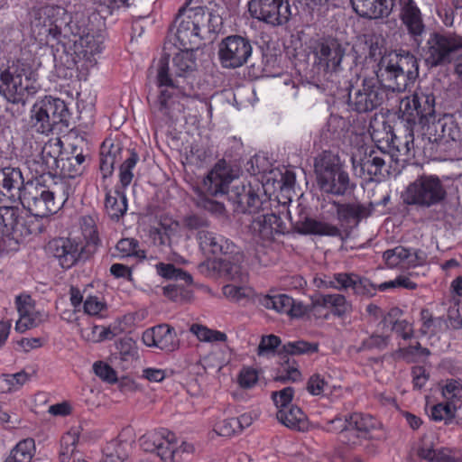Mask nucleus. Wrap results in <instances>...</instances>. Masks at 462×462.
Instances as JSON below:
<instances>
[{
	"instance_id": "nucleus-1",
	"label": "nucleus",
	"mask_w": 462,
	"mask_h": 462,
	"mask_svg": "<svg viewBox=\"0 0 462 462\" xmlns=\"http://www.w3.org/2000/svg\"><path fill=\"white\" fill-rule=\"evenodd\" d=\"M42 12L47 44L72 56L75 63L85 60L93 65L105 48L106 37L90 27L89 17L79 12L70 15L65 8L54 5L45 6Z\"/></svg>"
},
{
	"instance_id": "nucleus-2",
	"label": "nucleus",
	"mask_w": 462,
	"mask_h": 462,
	"mask_svg": "<svg viewBox=\"0 0 462 462\" xmlns=\"http://www.w3.org/2000/svg\"><path fill=\"white\" fill-rule=\"evenodd\" d=\"M419 77V62L409 51L392 52L380 61L377 77L358 79L350 84L347 105L358 114L377 109L384 101L383 88L393 92H403Z\"/></svg>"
},
{
	"instance_id": "nucleus-3",
	"label": "nucleus",
	"mask_w": 462,
	"mask_h": 462,
	"mask_svg": "<svg viewBox=\"0 0 462 462\" xmlns=\"http://www.w3.org/2000/svg\"><path fill=\"white\" fill-rule=\"evenodd\" d=\"M189 51L186 50L174 56L173 73L170 72V55L166 53L162 54L151 67L152 69H155L157 85L161 88L159 96L161 109L170 108L180 97L186 95V88L180 79L194 71L197 67L194 54Z\"/></svg>"
},
{
	"instance_id": "nucleus-4",
	"label": "nucleus",
	"mask_w": 462,
	"mask_h": 462,
	"mask_svg": "<svg viewBox=\"0 0 462 462\" xmlns=\"http://www.w3.org/2000/svg\"><path fill=\"white\" fill-rule=\"evenodd\" d=\"M202 4L203 0H186L175 17L176 37L185 50L198 49L203 38L202 30L208 28L210 32L212 14Z\"/></svg>"
},
{
	"instance_id": "nucleus-5",
	"label": "nucleus",
	"mask_w": 462,
	"mask_h": 462,
	"mask_svg": "<svg viewBox=\"0 0 462 462\" xmlns=\"http://www.w3.org/2000/svg\"><path fill=\"white\" fill-rule=\"evenodd\" d=\"M141 147H125L118 137L106 139L100 148V170L103 176H109L116 163L119 167V181L123 188L128 187L133 181L134 172L140 156Z\"/></svg>"
},
{
	"instance_id": "nucleus-6",
	"label": "nucleus",
	"mask_w": 462,
	"mask_h": 462,
	"mask_svg": "<svg viewBox=\"0 0 462 462\" xmlns=\"http://www.w3.org/2000/svg\"><path fill=\"white\" fill-rule=\"evenodd\" d=\"M69 196V188L65 182L55 185L53 189L46 186L40 180L27 184L21 199L22 203L32 215L45 217L56 213Z\"/></svg>"
},
{
	"instance_id": "nucleus-7",
	"label": "nucleus",
	"mask_w": 462,
	"mask_h": 462,
	"mask_svg": "<svg viewBox=\"0 0 462 462\" xmlns=\"http://www.w3.org/2000/svg\"><path fill=\"white\" fill-rule=\"evenodd\" d=\"M235 180V175L226 162H217L202 180L200 194L197 201L198 207L212 214L221 215L225 210L224 204L209 199L208 196L227 197V192L230 190L229 186Z\"/></svg>"
},
{
	"instance_id": "nucleus-8",
	"label": "nucleus",
	"mask_w": 462,
	"mask_h": 462,
	"mask_svg": "<svg viewBox=\"0 0 462 462\" xmlns=\"http://www.w3.org/2000/svg\"><path fill=\"white\" fill-rule=\"evenodd\" d=\"M313 54V67L324 81L337 85L342 71V60L346 48L342 42L333 37L319 38L310 47Z\"/></svg>"
},
{
	"instance_id": "nucleus-9",
	"label": "nucleus",
	"mask_w": 462,
	"mask_h": 462,
	"mask_svg": "<svg viewBox=\"0 0 462 462\" xmlns=\"http://www.w3.org/2000/svg\"><path fill=\"white\" fill-rule=\"evenodd\" d=\"M31 80H35V70L32 64L23 59L17 60L0 69V94L11 103L23 102Z\"/></svg>"
},
{
	"instance_id": "nucleus-10",
	"label": "nucleus",
	"mask_w": 462,
	"mask_h": 462,
	"mask_svg": "<svg viewBox=\"0 0 462 462\" xmlns=\"http://www.w3.org/2000/svg\"><path fill=\"white\" fill-rule=\"evenodd\" d=\"M446 196L447 191L440 179L436 175L424 174L406 187L402 198L406 205L429 208L440 204Z\"/></svg>"
},
{
	"instance_id": "nucleus-11",
	"label": "nucleus",
	"mask_w": 462,
	"mask_h": 462,
	"mask_svg": "<svg viewBox=\"0 0 462 462\" xmlns=\"http://www.w3.org/2000/svg\"><path fill=\"white\" fill-rule=\"evenodd\" d=\"M461 51L462 36L449 32L430 33L422 49L425 62L430 68L450 63L454 55Z\"/></svg>"
},
{
	"instance_id": "nucleus-12",
	"label": "nucleus",
	"mask_w": 462,
	"mask_h": 462,
	"mask_svg": "<svg viewBox=\"0 0 462 462\" xmlns=\"http://www.w3.org/2000/svg\"><path fill=\"white\" fill-rule=\"evenodd\" d=\"M68 116L69 110L63 100L46 96L32 106L31 122L36 132L48 134L56 125L66 122Z\"/></svg>"
},
{
	"instance_id": "nucleus-13",
	"label": "nucleus",
	"mask_w": 462,
	"mask_h": 462,
	"mask_svg": "<svg viewBox=\"0 0 462 462\" xmlns=\"http://www.w3.org/2000/svg\"><path fill=\"white\" fill-rule=\"evenodd\" d=\"M340 203L334 200H324L321 203V218L317 220L308 217H300L296 221H293L290 216V220L294 226L295 229L304 235H318L328 236H342L341 228L337 226L329 223V220L338 217Z\"/></svg>"
},
{
	"instance_id": "nucleus-14",
	"label": "nucleus",
	"mask_w": 462,
	"mask_h": 462,
	"mask_svg": "<svg viewBox=\"0 0 462 462\" xmlns=\"http://www.w3.org/2000/svg\"><path fill=\"white\" fill-rule=\"evenodd\" d=\"M450 141L462 143V124L459 125L452 116H445L429 125L427 134L420 140L423 143L421 148L424 153L429 152L430 156L438 152L441 145Z\"/></svg>"
},
{
	"instance_id": "nucleus-15",
	"label": "nucleus",
	"mask_w": 462,
	"mask_h": 462,
	"mask_svg": "<svg viewBox=\"0 0 462 462\" xmlns=\"http://www.w3.org/2000/svg\"><path fill=\"white\" fill-rule=\"evenodd\" d=\"M228 200L234 205V210L237 213L255 215L263 211L269 206V200L263 187L253 186L251 183H244L235 180L227 192Z\"/></svg>"
},
{
	"instance_id": "nucleus-16",
	"label": "nucleus",
	"mask_w": 462,
	"mask_h": 462,
	"mask_svg": "<svg viewBox=\"0 0 462 462\" xmlns=\"http://www.w3.org/2000/svg\"><path fill=\"white\" fill-rule=\"evenodd\" d=\"M400 111L407 125H425L435 116V96L430 88H419L411 97L402 99Z\"/></svg>"
},
{
	"instance_id": "nucleus-17",
	"label": "nucleus",
	"mask_w": 462,
	"mask_h": 462,
	"mask_svg": "<svg viewBox=\"0 0 462 462\" xmlns=\"http://www.w3.org/2000/svg\"><path fill=\"white\" fill-rule=\"evenodd\" d=\"M382 150L361 146L352 152L351 162L356 174L368 181H380L384 177V157Z\"/></svg>"
},
{
	"instance_id": "nucleus-18",
	"label": "nucleus",
	"mask_w": 462,
	"mask_h": 462,
	"mask_svg": "<svg viewBox=\"0 0 462 462\" xmlns=\"http://www.w3.org/2000/svg\"><path fill=\"white\" fill-rule=\"evenodd\" d=\"M217 54L223 68H240L248 62L253 54L252 42L238 34L226 36L219 42Z\"/></svg>"
},
{
	"instance_id": "nucleus-19",
	"label": "nucleus",
	"mask_w": 462,
	"mask_h": 462,
	"mask_svg": "<svg viewBox=\"0 0 462 462\" xmlns=\"http://www.w3.org/2000/svg\"><path fill=\"white\" fill-rule=\"evenodd\" d=\"M248 9L252 17L273 26L285 24L291 15L288 0H251Z\"/></svg>"
},
{
	"instance_id": "nucleus-20",
	"label": "nucleus",
	"mask_w": 462,
	"mask_h": 462,
	"mask_svg": "<svg viewBox=\"0 0 462 462\" xmlns=\"http://www.w3.org/2000/svg\"><path fill=\"white\" fill-rule=\"evenodd\" d=\"M174 435L166 429L149 432L146 452L156 453L163 462H183L186 457L172 441Z\"/></svg>"
},
{
	"instance_id": "nucleus-21",
	"label": "nucleus",
	"mask_w": 462,
	"mask_h": 462,
	"mask_svg": "<svg viewBox=\"0 0 462 462\" xmlns=\"http://www.w3.org/2000/svg\"><path fill=\"white\" fill-rule=\"evenodd\" d=\"M251 220L249 231L256 241L264 245L273 243L277 236L287 232L285 223L280 216L273 213L256 214Z\"/></svg>"
},
{
	"instance_id": "nucleus-22",
	"label": "nucleus",
	"mask_w": 462,
	"mask_h": 462,
	"mask_svg": "<svg viewBox=\"0 0 462 462\" xmlns=\"http://www.w3.org/2000/svg\"><path fill=\"white\" fill-rule=\"evenodd\" d=\"M18 208L13 206L0 207V236H11L18 241L38 231V226L28 225L19 217Z\"/></svg>"
},
{
	"instance_id": "nucleus-23",
	"label": "nucleus",
	"mask_w": 462,
	"mask_h": 462,
	"mask_svg": "<svg viewBox=\"0 0 462 462\" xmlns=\"http://www.w3.org/2000/svg\"><path fill=\"white\" fill-rule=\"evenodd\" d=\"M348 438L346 445L350 447L362 446L365 440L378 439L373 436V431L378 426V420L369 414L353 412L347 414Z\"/></svg>"
},
{
	"instance_id": "nucleus-24",
	"label": "nucleus",
	"mask_w": 462,
	"mask_h": 462,
	"mask_svg": "<svg viewBox=\"0 0 462 462\" xmlns=\"http://www.w3.org/2000/svg\"><path fill=\"white\" fill-rule=\"evenodd\" d=\"M255 301L268 309L273 310L278 313L287 314L291 318H301L308 313L309 309L301 301L295 300L287 294H257Z\"/></svg>"
},
{
	"instance_id": "nucleus-25",
	"label": "nucleus",
	"mask_w": 462,
	"mask_h": 462,
	"mask_svg": "<svg viewBox=\"0 0 462 462\" xmlns=\"http://www.w3.org/2000/svg\"><path fill=\"white\" fill-rule=\"evenodd\" d=\"M383 258L389 268L408 269L422 266L427 263V254L422 250L402 245L386 250Z\"/></svg>"
},
{
	"instance_id": "nucleus-26",
	"label": "nucleus",
	"mask_w": 462,
	"mask_h": 462,
	"mask_svg": "<svg viewBox=\"0 0 462 462\" xmlns=\"http://www.w3.org/2000/svg\"><path fill=\"white\" fill-rule=\"evenodd\" d=\"M49 251L62 268L69 269L80 259L84 246L76 239L59 237L49 243Z\"/></svg>"
},
{
	"instance_id": "nucleus-27",
	"label": "nucleus",
	"mask_w": 462,
	"mask_h": 462,
	"mask_svg": "<svg viewBox=\"0 0 462 462\" xmlns=\"http://www.w3.org/2000/svg\"><path fill=\"white\" fill-rule=\"evenodd\" d=\"M15 303L19 313V319L15 323L16 331L23 333L43 322L45 314L35 309L33 300L31 296H17Z\"/></svg>"
},
{
	"instance_id": "nucleus-28",
	"label": "nucleus",
	"mask_w": 462,
	"mask_h": 462,
	"mask_svg": "<svg viewBox=\"0 0 462 462\" xmlns=\"http://www.w3.org/2000/svg\"><path fill=\"white\" fill-rule=\"evenodd\" d=\"M23 177L18 168L5 167L0 170V202L5 199L14 201L21 199Z\"/></svg>"
},
{
	"instance_id": "nucleus-29",
	"label": "nucleus",
	"mask_w": 462,
	"mask_h": 462,
	"mask_svg": "<svg viewBox=\"0 0 462 462\" xmlns=\"http://www.w3.org/2000/svg\"><path fill=\"white\" fill-rule=\"evenodd\" d=\"M198 240L201 250L213 255L236 254V246L229 239L208 230H199Z\"/></svg>"
},
{
	"instance_id": "nucleus-30",
	"label": "nucleus",
	"mask_w": 462,
	"mask_h": 462,
	"mask_svg": "<svg viewBox=\"0 0 462 462\" xmlns=\"http://www.w3.org/2000/svg\"><path fill=\"white\" fill-rule=\"evenodd\" d=\"M146 346H154L165 352H172L179 346L176 333L167 324H161L146 329Z\"/></svg>"
},
{
	"instance_id": "nucleus-31",
	"label": "nucleus",
	"mask_w": 462,
	"mask_h": 462,
	"mask_svg": "<svg viewBox=\"0 0 462 462\" xmlns=\"http://www.w3.org/2000/svg\"><path fill=\"white\" fill-rule=\"evenodd\" d=\"M354 11L361 17L379 19L393 11L394 0H351Z\"/></svg>"
},
{
	"instance_id": "nucleus-32",
	"label": "nucleus",
	"mask_w": 462,
	"mask_h": 462,
	"mask_svg": "<svg viewBox=\"0 0 462 462\" xmlns=\"http://www.w3.org/2000/svg\"><path fill=\"white\" fill-rule=\"evenodd\" d=\"M400 19L406 26L409 33L416 38L420 36L425 29L420 8L414 0H400Z\"/></svg>"
},
{
	"instance_id": "nucleus-33",
	"label": "nucleus",
	"mask_w": 462,
	"mask_h": 462,
	"mask_svg": "<svg viewBox=\"0 0 462 462\" xmlns=\"http://www.w3.org/2000/svg\"><path fill=\"white\" fill-rule=\"evenodd\" d=\"M321 191L336 196H344L355 188L349 175L345 170L330 173V175L317 180Z\"/></svg>"
},
{
	"instance_id": "nucleus-34",
	"label": "nucleus",
	"mask_w": 462,
	"mask_h": 462,
	"mask_svg": "<svg viewBox=\"0 0 462 462\" xmlns=\"http://www.w3.org/2000/svg\"><path fill=\"white\" fill-rule=\"evenodd\" d=\"M314 306L332 309L335 316L342 317L352 310L351 303L339 293L320 294L312 300Z\"/></svg>"
},
{
	"instance_id": "nucleus-35",
	"label": "nucleus",
	"mask_w": 462,
	"mask_h": 462,
	"mask_svg": "<svg viewBox=\"0 0 462 462\" xmlns=\"http://www.w3.org/2000/svg\"><path fill=\"white\" fill-rule=\"evenodd\" d=\"M343 170L340 158L331 151H323L315 158L314 171L317 180Z\"/></svg>"
},
{
	"instance_id": "nucleus-36",
	"label": "nucleus",
	"mask_w": 462,
	"mask_h": 462,
	"mask_svg": "<svg viewBox=\"0 0 462 462\" xmlns=\"http://www.w3.org/2000/svg\"><path fill=\"white\" fill-rule=\"evenodd\" d=\"M370 215V210L359 203L340 204L337 220L340 223L341 231H346V226L352 223H358L361 218Z\"/></svg>"
},
{
	"instance_id": "nucleus-37",
	"label": "nucleus",
	"mask_w": 462,
	"mask_h": 462,
	"mask_svg": "<svg viewBox=\"0 0 462 462\" xmlns=\"http://www.w3.org/2000/svg\"><path fill=\"white\" fill-rule=\"evenodd\" d=\"M420 457L430 462H462V453L447 448L434 449L422 446L418 450Z\"/></svg>"
},
{
	"instance_id": "nucleus-38",
	"label": "nucleus",
	"mask_w": 462,
	"mask_h": 462,
	"mask_svg": "<svg viewBox=\"0 0 462 462\" xmlns=\"http://www.w3.org/2000/svg\"><path fill=\"white\" fill-rule=\"evenodd\" d=\"M105 208L111 218L118 219L127 210V201L125 193L118 189L106 192Z\"/></svg>"
},
{
	"instance_id": "nucleus-39",
	"label": "nucleus",
	"mask_w": 462,
	"mask_h": 462,
	"mask_svg": "<svg viewBox=\"0 0 462 462\" xmlns=\"http://www.w3.org/2000/svg\"><path fill=\"white\" fill-rule=\"evenodd\" d=\"M276 418L287 428L301 430L306 416L300 407L293 404L287 408L281 409V411H277Z\"/></svg>"
},
{
	"instance_id": "nucleus-40",
	"label": "nucleus",
	"mask_w": 462,
	"mask_h": 462,
	"mask_svg": "<svg viewBox=\"0 0 462 462\" xmlns=\"http://www.w3.org/2000/svg\"><path fill=\"white\" fill-rule=\"evenodd\" d=\"M420 142L419 140H414V135L411 130V125H407L405 134L403 138L392 134L391 139L389 141V146L394 149L396 152H399L401 155H410L412 151H414L416 148H420Z\"/></svg>"
},
{
	"instance_id": "nucleus-41",
	"label": "nucleus",
	"mask_w": 462,
	"mask_h": 462,
	"mask_svg": "<svg viewBox=\"0 0 462 462\" xmlns=\"http://www.w3.org/2000/svg\"><path fill=\"white\" fill-rule=\"evenodd\" d=\"M34 453V440L30 438L24 439L11 449L4 462H31Z\"/></svg>"
},
{
	"instance_id": "nucleus-42",
	"label": "nucleus",
	"mask_w": 462,
	"mask_h": 462,
	"mask_svg": "<svg viewBox=\"0 0 462 462\" xmlns=\"http://www.w3.org/2000/svg\"><path fill=\"white\" fill-rule=\"evenodd\" d=\"M97 215H86L80 218L79 225L82 236L86 240L88 246L96 247L100 242L97 227Z\"/></svg>"
},
{
	"instance_id": "nucleus-43",
	"label": "nucleus",
	"mask_w": 462,
	"mask_h": 462,
	"mask_svg": "<svg viewBox=\"0 0 462 462\" xmlns=\"http://www.w3.org/2000/svg\"><path fill=\"white\" fill-rule=\"evenodd\" d=\"M79 439L78 430H71L65 433L60 440V462H69L77 451Z\"/></svg>"
},
{
	"instance_id": "nucleus-44",
	"label": "nucleus",
	"mask_w": 462,
	"mask_h": 462,
	"mask_svg": "<svg viewBox=\"0 0 462 462\" xmlns=\"http://www.w3.org/2000/svg\"><path fill=\"white\" fill-rule=\"evenodd\" d=\"M306 390L312 396H324L330 393L328 376L318 373L311 374L307 381Z\"/></svg>"
},
{
	"instance_id": "nucleus-45",
	"label": "nucleus",
	"mask_w": 462,
	"mask_h": 462,
	"mask_svg": "<svg viewBox=\"0 0 462 462\" xmlns=\"http://www.w3.org/2000/svg\"><path fill=\"white\" fill-rule=\"evenodd\" d=\"M189 331L201 342H225L227 338L226 333L197 323L189 327Z\"/></svg>"
},
{
	"instance_id": "nucleus-46",
	"label": "nucleus",
	"mask_w": 462,
	"mask_h": 462,
	"mask_svg": "<svg viewBox=\"0 0 462 462\" xmlns=\"http://www.w3.org/2000/svg\"><path fill=\"white\" fill-rule=\"evenodd\" d=\"M138 243L133 238H124L117 242L113 255L117 258L137 256L144 258V251L137 250Z\"/></svg>"
},
{
	"instance_id": "nucleus-47",
	"label": "nucleus",
	"mask_w": 462,
	"mask_h": 462,
	"mask_svg": "<svg viewBox=\"0 0 462 462\" xmlns=\"http://www.w3.org/2000/svg\"><path fill=\"white\" fill-rule=\"evenodd\" d=\"M455 401L451 400V402L433 405L430 415L431 420L434 421H444L446 424L450 422L456 415L457 407L453 403Z\"/></svg>"
},
{
	"instance_id": "nucleus-48",
	"label": "nucleus",
	"mask_w": 462,
	"mask_h": 462,
	"mask_svg": "<svg viewBox=\"0 0 462 462\" xmlns=\"http://www.w3.org/2000/svg\"><path fill=\"white\" fill-rule=\"evenodd\" d=\"M126 446L117 440L109 442L104 448L101 462H125L127 457Z\"/></svg>"
},
{
	"instance_id": "nucleus-49",
	"label": "nucleus",
	"mask_w": 462,
	"mask_h": 462,
	"mask_svg": "<svg viewBox=\"0 0 462 462\" xmlns=\"http://www.w3.org/2000/svg\"><path fill=\"white\" fill-rule=\"evenodd\" d=\"M81 337L90 342H100L106 339H111L115 334L109 328L104 326L93 325L80 329Z\"/></svg>"
},
{
	"instance_id": "nucleus-50",
	"label": "nucleus",
	"mask_w": 462,
	"mask_h": 462,
	"mask_svg": "<svg viewBox=\"0 0 462 462\" xmlns=\"http://www.w3.org/2000/svg\"><path fill=\"white\" fill-rule=\"evenodd\" d=\"M259 67H261L262 71L268 76H275L279 73L278 55L274 49H271L270 47L262 49V60Z\"/></svg>"
},
{
	"instance_id": "nucleus-51",
	"label": "nucleus",
	"mask_w": 462,
	"mask_h": 462,
	"mask_svg": "<svg viewBox=\"0 0 462 462\" xmlns=\"http://www.w3.org/2000/svg\"><path fill=\"white\" fill-rule=\"evenodd\" d=\"M300 380L301 373L298 369L295 361L291 362L290 359L282 365L274 377V381L280 383L299 382Z\"/></svg>"
},
{
	"instance_id": "nucleus-52",
	"label": "nucleus",
	"mask_w": 462,
	"mask_h": 462,
	"mask_svg": "<svg viewBox=\"0 0 462 462\" xmlns=\"http://www.w3.org/2000/svg\"><path fill=\"white\" fill-rule=\"evenodd\" d=\"M30 379L31 374L23 370L16 374H3L0 377V383L6 385V388L3 389V391L15 392L29 382Z\"/></svg>"
},
{
	"instance_id": "nucleus-53",
	"label": "nucleus",
	"mask_w": 462,
	"mask_h": 462,
	"mask_svg": "<svg viewBox=\"0 0 462 462\" xmlns=\"http://www.w3.org/2000/svg\"><path fill=\"white\" fill-rule=\"evenodd\" d=\"M224 295L231 300L236 302H244L254 295V291L251 287L236 286L234 284H226L223 287Z\"/></svg>"
},
{
	"instance_id": "nucleus-54",
	"label": "nucleus",
	"mask_w": 462,
	"mask_h": 462,
	"mask_svg": "<svg viewBox=\"0 0 462 462\" xmlns=\"http://www.w3.org/2000/svg\"><path fill=\"white\" fill-rule=\"evenodd\" d=\"M283 350L289 355L313 354L318 352L319 344L315 342L298 340L285 344L283 346Z\"/></svg>"
},
{
	"instance_id": "nucleus-55",
	"label": "nucleus",
	"mask_w": 462,
	"mask_h": 462,
	"mask_svg": "<svg viewBox=\"0 0 462 462\" xmlns=\"http://www.w3.org/2000/svg\"><path fill=\"white\" fill-rule=\"evenodd\" d=\"M389 341V336L374 334L362 341L359 349L362 351H383L387 347Z\"/></svg>"
},
{
	"instance_id": "nucleus-56",
	"label": "nucleus",
	"mask_w": 462,
	"mask_h": 462,
	"mask_svg": "<svg viewBox=\"0 0 462 462\" xmlns=\"http://www.w3.org/2000/svg\"><path fill=\"white\" fill-rule=\"evenodd\" d=\"M294 388L288 386L284 387L282 390L272 392L271 398L277 409V411H281V409L287 408L292 404V399L294 396Z\"/></svg>"
},
{
	"instance_id": "nucleus-57",
	"label": "nucleus",
	"mask_w": 462,
	"mask_h": 462,
	"mask_svg": "<svg viewBox=\"0 0 462 462\" xmlns=\"http://www.w3.org/2000/svg\"><path fill=\"white\" fill-rule=\"evenodd\" d=\"M259 380V371L251 366H244L237 377L238 384L243 389H251L256 385Z\"/></svg>"
},
{
	"instance_id": "nucleus-58",
	"label": "nucleus",
	"mask_w": 462,
	"mask_h": 462,
	"mask_svg": "<svg viewBox=\"0 0 462 462\" xmlns=\"http://www.w3.org/2000/svg\"><path fill=\"white\" fill-rule=\"evenodd\" d=\"M326 430L330 432L339 433L341 441L346 444V439L348 438L347 414L344 417L336 416L334 419L328 420L326 424Z\"/></svg>"
},
{
	"instance_id": "nucleus-59",
	"label": "nucleus",
	"mask_w": 462,
	"mask_h": 462,
	"mask_svg": "<svg viewBox=\"0 0 462 462\" xmlns=\"http://www.w3.org/2000/svg\"><path fill=\"white\" fill-rule=\"evenodd\" d=\"M118 350L120 354V358L125 362H133L136 360L137 355V346L134 340L131 337H124L120 340L118 344Z\"/></svg>"
},
{
	"instance_id": "nucleus-60",
	"label": "nucleus",
	"mask_w": 462,
	"mask_h": 462,
	"mask_svg": "<svg viewBox=\"0 0 462 462\" xmlns=\"http://www.w3.org/2000/svg\"><path fill=\"white\" fill-rule=\"evenodd\" d=\"M379 290L378 286H375L367 278L356 275L355 284L353 291L356 295L372 297L375 294L376 291Z\"/></svg>"
},
{
	"instance_id": "nucleus-61",
	"label": "nucleus",
	"mask_w": 462,
	"mask_h": 462,
	"mask_svg": "<svg viewBox=\"0 0 462 462\" xmlns=\"http://www.w3.org/2000/svg\"><path fill=\"white\" fill-rule=\"evenodd\" d=\"M93 371L97 376L107 383L117 381L116 371L106 362L97 361L93 365Z\"/></svg>"
},
{
	"instance_id": "nucleus-62",
	"label": "nucleus",
	"mask_w": 462,
	"mask_h": 462,
	"mask_svg": "<svg viewBox=\"0 0 462 462\" xmlns=\"http://www.w3.org/2000/svg\"><path fill=\"white\" fill-rule=\"evenodd\" d=\"M214 430L220 436L231 437L239 433V427L235 418H228L217 422Z\"/></svg>"
},
{
	"instance_id": "nucleus-63",
	"label": "nucleus",
	"mask_w": 462,
	"mask_h": 462,
	"mask_svg": "<svg viewBox=\"0 0 462 462\" xmlns=\"http://www.w3.org/2000/svg\"><path fill=\"white\" fill-rule=\"evenodd\" d=\"M397 287H402L408 290H415L417 288V283L411 281L406 276L400 275L396 277L394 280L384 282L378 285V289L381 291H384Z\"/></svg>"
},
{
	"instance_id": "nucleus-64",
	"label": "nucleus",
	"mask_w": 462,
	"mask_h": 462,
	"mask_svg": "<svg viewBox=\"0 0 462 462\" xmlns=\"http://www.w3.org/2000/svg\"><path fill=\"white\" fill-rule=\"evenodd\" d=\"M280 344L281 339L279 337L275 335L264 336L258 346L257 353L259 356L273 354Z\"/></svg>"
}]
</instances>
